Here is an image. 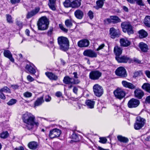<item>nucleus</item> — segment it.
I'll use <instances>...</instances> for the list:
<instances>
[{"instance_id": "nucleus-2", "label": "nucleus", "mask_w": 150, "mask_h": 150, "mask_svg": "<svg viewBox=\"0 0 150 150\" xmlns=\"http://www.w3.org/2000/svg\"><path fill=\"white\" fill-rule=\"evenodd\" d=\"M57 41L60 50L64 52L68 50L69 44L67 38L63 36L59 37L58 38Z\"/></svg>"}, {"instance_id": "nucleus-17", "label": "nucleus", "mask_w": 150, "mask_h": 150, "mask_svg": "<svg viewBox=\"0 0 150 150\" xmlns=\"http://www.w3.org/2000/svg\"><path fill=\"white\" fill-rule=\"evenodd\" d=\"M109 34L110 35L111 37L113 39L119 37L120 35L118 32L113 27L110 28Z\"/></svg>"}, {"instance_id": "nucleus-42", "label": "nucleus", "mask_w": 150, "mask_h": 150, "mask_svg": "<svg viewBox=\"0 0 150 150\" xmlns=\"http://www.w3.org/2000/svg\"><path fill=\"white\" fill-rule=\"evenodd\" d=\"M17 102V100L15 99H12L7 103V104L9 105H12L15 104Z\"/></svg>"}, {"instance_id": "nucleus-45", "label": "nucleus", "mask_w": 150, "mask_h": 150, "mask_svg": "<svg viewBox=\"0 0 150 150\" xmlns=\"http://www.w3.org/2000/svg\"><path fill=\"white\" fill-rule=\"evenodd\" d=\"M72 137L73 139V141L77 142L79 141L78 137V136L75 134L73 133L72 136Z\"/></svg>"}, {"instance_id": "nucleus-1", "label": "nucleus", "mask_w": 150, "mask_h": 150, "mask_svg": "<svg viewBox=\"0 0 150 150\" xmlns=\"http://www.w3.org/2000/svg\"><path fill=\"white\" fill-rule=\"evenodd\" d=\"M22 119L24 123L26 124V127L28 129H32L34 125L38 126L39 123L35 121V117L32 114L26 112L22 116Z\"/></svg>"}, {"instance_id": "nucleus-14", "label": "nucleus", "mask_w": 150, "mask_h": 150, "mask_svg": "<svg viewBox=\"0 0 150 150\" xmlns=\"http://www.w3.org/2000/svg\"><path fill=\"white\" fill-rule=\"evenodd\" d=\"M61 133V131L59 129H54L50 131L49 136L51 138H53L59 136Z\"/></svg>"}, {"instance_id": "nucleus-8", "label": "nucleus", "mask_w": 150, "mask_h": 150, "mask_svg": "<svg viewBox=\"0 0 150 150\" xmlns=\"http://www.w3.org/2000/svg\"><path fill=\"white\" fill-rule=\"evenodd\" d=\"M115 97L119 99H121L125 96L126 93L124 90L121 88H118L114 92Z\"/></svg>"}, {"instance_id": "nucleus-11", "label": "nucleus", "mask_w": 150, "mask_h": 150, "mask_svg": "<svg viewBox=\"0 0 150 150\" xmlns=\"http://www.w3.org/2000/svg\"><path fill=\"white\" fill-rule=\"evenodd\" d=\"M102 73L98 70H94L91 71L89 75L90 78L92 80L98 79L101 76Z\"/></svg>"}, {"instance_id": "nucleus-12", "label": "nucleus", "mask_w": 150, "mask_h": 150, "mask_svg": "<svg viewBox=\"0 0 150 150\" xmlns=\"http://www.w3.org/2000/svg\"><path fill=\"white\" fill-rule=\"evenodd\" d=\"M139 101L136 99L132 98L128 102V107L130 108H135L137 107L139 104Z\"/></svg>"}, {"instance_id": "nucleus-36", "label": "nucleus", "mask_w": 150, "mask_h": 150, "mask_svg": "<svg viewBox=\"0 0 150 150\" xmlns=\"http://www.w3.org/2000/svg\"><path fill=\"white\" fill-rule=\"evenodd\" d=\"M142 88L147 92L150 93V84L148 83H144L142 87Z\"/></svg>"}, {"instance_id": "nucleus-46", "label": "nucleus", "mask_w": 150, "mask_h": 150, "mask_svg": "<svg viewBox=\"0 0 150 150\" xmlns=\"http://www.w3.org/2000/svg\"><path fill=\"white\" fill-rule=\"evenodd\" d=\"M142 71H139L135 72L134 74V76L136 77L142 75Z\"/></svg>"}, {"instance_id": "nucleus-38", "label": "nucleus", "mask_w": 150, "mask_h": 150, "mask_svg": "<svg viewBox=\"0 0 150 150\" xmlns=\"http://www.w3.org/2000/svg\"><path fill=\"white\" fill-rule=\"evenodd\" d=\"M144 23L146 26L150 27V16H146V17L144 20Z\"/></svg>"}, {"instance_id": "nucleus-63", "label": "nucleus", "mask_w": 150, "mask_h": 150, "mask_svg": "<svg viewBox=\"0 0 150 150\" xmlns=\"http://www.w3.org/2000/svg\"><path fill=\"white\" fill-rule=\"evenodd\" d=\"M15 150H24V149L23 146H21L18 147L16 148Z\"/></svg>"}, {"instance_id": "nucleus-16", "label": "nucleus", "mask_w": 150, "mask_h": 150, "mask_svg": "<svg viewBox=\"0 0 150 150\" xmlns=\"http://www.w3.org/2000/svg\"><path fill=\"white\" fill-rule=\"evenodd\" d=\"M90 42L87 39H83L79 41L77 43L78 45L80 47H86L89 45Z\"/></svg>"}, {"instance_id": "nucleus-15", "label": "nucleus", "mask_w": 150, "mask_h": 150, "mask_svg": "<svg viewBox=\"0 0 150 150\" xmlns=\"http://www.w3.org/2000/svg\"><path fill=\"white\" fill-rule=\"evenodd\" d=\"M83 54L85 56L91 58L96 57L97 54L95 51L91 50H87L84 51Z\"/></svg>"}, {"instance_id": "nucleus-34", "label": "nucleus", "mask_w": 150, "mask_h": 150, "mask_svg": "<svg viewBox=\"0 0 150 150\" xmlns=\"http://www.w3.org/2000/svg\"><path fill=\"white\" fill-rule=\"evenodd\" d=\"M105 0H98L96 1L97 6L94 7L96 9H98L99 8H101L103 4L104 1Z\"/></svg>"}, {"instance_id": "nucleus-43", "label": "nucleus", "mask_w": 150, "mask_h": 150, "mask_svg": "<svg viewBox=\"0 0 150 150\" xmlns=\"http://www.w3.org/2000/svg\"><path fill=\"white\" fill-rule=\"evenodd\" d=\"M6 19L7 22L9 23H12L13 22L12 17L11 15L7 14L6 15Z\"/></svg>"}, {"instance_id": "nucleus-30", "label": "nucleus", "mask_w": 150, "mask_h": 150, "mask_svg": "<svg viewBox=\"0 0 150 150\" xmlns=\"http://www.w3.org/2000/svg\"><path fill=\"white\" fill-rule=\"evenodd\" d=\"M25 68L31 74H34L36 72L35 69L30 64H27L25 67Z\"/></svg>"}, {"instance_id": "nucleus-3", "label": "nucleus", "mask_w": 150, "mask_h": 150, "mask_svg": "<svg viewBox=\"0 0 150 150\" xmlns=\"http://www.w3.org/2000/svg\"><path fill=\"white\" fill-rule=\"evenodd\" d=\"M49 22L45 17H42L38 20L37 25L39 30H47L48 27Z\"/></svg>"}, {"instance_id": "nucleus-49", "label": "nucleus", "mask_w": 150, "mask_h": 150, "mask_svg": "<svg viewBox=\"0 0 150 150\" xmlns=\"http://www.w3.org/2000/svg\"><path fill=\"white\" fill-rule=\"evenodd\" d=\"M88 16L91 19H92L93 18V13L91 11H89L88 13Z\"/></svg>"}, {"instance_id": "nucleus-7", "label": "nucleus", "mask_w": 150, "mask_h": 150, "mask_svg": "<svg viewBox=\"0 0 150 150\" xmlns=\"http://www.w3.org/2000/svg\"><path fill=\"white\" fill-rule=\"evenodd\" d=\"M93 89L95 95L98 97H100L103 93V91L102 87L98 84L94 85Z\"/></svg>"}, {"instance_id": "nucleus-9", "label": "nucleus", "mask_w": 150, "mask_h": 150, "mask_svg": "<svg viewBox=\"0 0 150 150\" xmlns=\"http://www.w3.org/2000/svg\"><path fill=\"white\" fill-rule=\"evenodd\" d=\"M116 75L121 78L126 77L127 75L126 71L122 67H118L115 71Z\"/></svg>"}, {"instance_id": "nucleus-24", "label": "nucleus", "mask_w": 150, "mask_h": 150, "mask_svg": "<svg viewBox=\"0 0 150 150\" xmlns=\"http://www.w3.org/2000/svg\"><path fill=\"white\" fill-rule=\"evenodd\" d=\"M121 45L123 47H127L130 44V42L126 38H122L120 39Z\"/></svg>"}, {"instance_id": "nucleus-47", "label": "nucleus", "mask_w": 150, "mask_h": 150, "mask_svg": "<svg viewBox=\"0 0 150 150\" xmlns=\"http://www.w3.org/2000/svg\"><path fill=\"white\" fill-rule=\"evenodd\" d=\"M99 142L100 143L105 144L107 141V139L105 137H100Z\"/></svg>"}, {"instance_id": "nucleus-25", "label": "nucleus", "mask_w": 150, "mask_h": 150, "mask_svg": "<svg viewBox=\"0 0 150 150\" xmlns=\"http://www.w3.org/2000/svg\"><path fill=\"white\" fill-rule=\"evenodd\" d=\"M122 49L117 46L114 47V53L116 56L120 55L122 53Z\"/></svg>"}, {"instance_id": "nucleus-48", "label": "nucleus", "mask_w": 150, "mask_h": 150, "mask_svg": "<svg viewBox=\"0 0 150 150\" xmlns=\"http://www.w3.org/2000/svg\"><path fill=\"white\" fill-rule=\"evenodd\" d=\"M59 27L60 29L63 32L65 33H67L68 31V30L64 28L63 25L61 24L59 25Z\"/></svg>"}, {"instance_id": "nucleus-39", "label": "nucleus", "mask_w": 150, "mask_h": 150, "mask_svg": "<svg viewBox=\"0 0 150 150\" xmlns=\"http://www.w3.org/2000/svg\"><path fill=\"white\" fill-rule=\"evenodd\" d=\"M9 136V134L7 131L3 132L0 134V137L2 139H6Z\"/></svg>"}, {"instance_id": "nucleus-58", "label": "nucleus", "mask_w": 150, "mask_h": 150, "mask_svg": "<svg viewBox=\"0 0 150 150\" xmlns=\"http://www.w3.org/2000/svg\"><path fill=\"white\" fill-rule=\"evenodd\" d=\"M55 95L58 97H59L61 96L62 95V93L60 91H58L56 92Z\"/></svg>"}, {"instance_id": "nucleus-40", "label": "nucleus", "mask_w": 150, "mask_h": 150, "mask_svg": "<svg viewBox=\"0 0 150 150\" xmlns=\"http://www.w3.org/2000/svg\"><path fill=\"white\" fill-rule=\"evenodd\" d=\"M65 24L67 27L70 28L72 26V21L71 20H67L65 21Z\"/></svg>"}, {"instance_id": "nucleus-20", "label": "nucleus", "mask_w": 150, "mask_h": 150, "mask_svg": "<svg viewBox=\"0 0 150 150\" xmlns=\"http://www.w3.org/2000/svg\"><path fill=\"white\" fill-rule=\"evenodd\" d=\"M4 55L5 57L9 59L11 62H14V59L12 57V55L9 50H5L4 52Z\"/></svg>"}, {"instance_id": "nucleus-52", "label": "nucleus", "mask_w": 150, "mask_h": 150, "mask_svg": "<svg viewBox=\"0 0 150 150\" xmlns=\"http://www.w3.org/2000/svg\"><path fill=\"white\" fill-rule=\"evenodd\" d=\"M27 79L28 81L30 82H32L34 80V79L29 75L27 76Z\"/></svg>"}, {"instance_id": "nucleus-4", "label": "nucleus", "mask_w": 150, "mask_h": 150, "mask_svg": "<svg viewBox=\"0 0 150 150\" xmlns=\"http://www.w3.org/2000/svg\"><path fill=\"white\" fill-rule=\"evenodd\" d=\"M63 5L66 8H77L81 5V0H65Z\"/></svg>"}, {"instance_id": "nucleus-53", "label": "nucleus", "mask_w": 150, "mask_h": 150, "mask_svg": "<svg viewBox=\"0 0 150 150\" xmlns=\"http://www.w3.org/2000/svg\"><path fill=\"white\" fill-rule=\"evenodd\" d=\"M105 45L104 44H102L101 45H100L99 47L98 48H97L96 50L97 51H98L102 49L104 47Z\"/></svg>"}, {"instance_id": "nucleus-44", "label": "nucleus", "mask_w": 150, "mask_h": 150, "mask_svg": "<svg viewBox=\"0 0 150 150\" xmlns=\"http://www.w3.org/2000/svg\"><path fill=\"white\" fill-rule=\"evenodd\" d=\"M23 96L26 98H30L32 96V93L29 92L27 91L23 94Z\"/></svg>"}, {"instance_id": "nucleus-29", "label": "nucleus", "mask_w": 150, "mask_h": 150, "mask_svg": "<svg viewBox=\"0 0 150 150\" xmlns=\"http://www.w3.org/2000/svg\"><path fill=\"white\" fill-rule=\"evenodd\" d=\"M139 37L140 38L146 37L148 35L147 33L144 30L142 29L138 31Z\"/></svg>"}, {"instance_id": "nucleus-22", "label": "nucleus", "mask_w": 150, "mask_h": 150, "mask_svg": "<svg viewBox=\"0 0 150 150\" xmlns=\"http://www.w3.org/2000/svg\"><path fill=\"white\" fill-rule=\"evenodd\" d=\"M45 74L51 80L56 81L58 79V76L51 72H46Z\"/></svg>"}, {"instance_id": "nucleus-6", "label": "nucleus", "mask_w": 150, "mask_h": 150, "mask_svg": "<svg viewBox=\"0 0 150 150\" xmlns=\"http://www.w3.org/2000/svg\"><path fill=\"white\" fill-rule=\"evenodd\" d=\"M146 120L143 118L139 116L136 118V121L134 124V128L136 130H139L141 129L145 123Z\"/></svg>"}, {"instance_id": "nucleus-21", "label": "nucleus", "mask_w": 150, "mask_h": 150, "mask_svg": "<svg viewBox=\"0 0 150 150\" xmlns=\"http://www.w3.org/2000/svg\"><path fill=\"white\" fill-rule=\"evenodd\" d=\"M40 10V8L39 7L35 8L34 10L28 13L26 16L27 18H29L35 15L39 12Z\"/></svg>"}, {"instance_id": "nucleus-41", "label": "nucleus", "mask_w": 150, "mask_h": 150, "mask_svg": "<svg viewBox=\"0 0 150 150\" xmlns=\"http://www.w3.org/2000/svg\"><path fill=\"white\" fill-rule=\"evenodd\" d=\"M0 91L4 93H11V91L10 89L7 87H4L0 89Z\"/></svg>"}, {"instance_id": "nucleus-10", "label": "nucleus", "mask_w": 150, "mask_h": 150, "mask_svg": "<svg viewBox=\"0 0 150 150\" xmlns=\"http://www.w3.org/2000/svg\"><path fill=\"white\" fill-rule=\"evenodd\" d=\"M63 82L66 84H78L79 83L80 81L78 79H75L67 76L64 78Z\"/></svg>"}, {"instance_id": "nucleus-54", "label": "nucleus", "mask_w": 150, "mask_h": 150, "mask_svg": "<svg viewBox=\"0 0 150 150\" xmlns=\"http://www.w3.org/2000/svg\"><path fill=\"white\" fill-rule=\"evenodd\" d=\"M0 98L3 99L5 100L6 99V97L3 92L0 91Z\"/></svg>"}, {"instance_id": "nucleus-35", "label": "nucleus", "mask_w": 150, "mask_h": 150, "mask_svg": "<svg viewBox=\"0 0 150 150\" xmlns=\"http://www.w3.org/2000/svg\"><path fill=\"white\" fill-rule=\"evenodd\" d=\"M44 102L43 98V97H40L37 99L34 103L35 106H37L41 105Z\"/></svg>"}, {"instance_id": "nucleus-64", "label": "nucleus", "mask_w": 150, "mask_h": 150, "mask_svg": "<svg viewBox=\"0 0 150 150\" xmlns=\"http://www.w3.org/2000/svg\"><path fill=\"white\" fill-rule=\"evenodd\" d=\"M122 9L125 12H128V8L125 6H123L122 7Z\"/></svg>"}, {"instance_id": "nucleus-57", "label": "nucleus", "mask_w": 150, "mask_h": 150, "mask_svg": "<svg viewBox=\"0 0 150 150\" xmlns=\"http://www.w3.org/2000/svg\"><path fill=\"white\" fill-rule=\"evenodd\" d=\"M145 103L150 104V96L147 97L145 99Z\"/></svg>"}, {"instance_id": "nucleus-59", "label": "nucleus", "mask_w": 150, "mask_h": 150, "mask_svg": "<svg viewBox=\"0 0 150 150\" xmlns=\"http://www.w3.org/2000/svg\"><path fill=\"white\" fill-rule=\"evenodd\" d=\"M20 1V0H10L11 3L13 4L19 3Z\"/></svg>"}, {"instance_id": "nucleus-62", "label": "nucleus", "mask_w": 150, "mask_h": 150, "mask_svg": "<svg viewBox=\"0 0 150 150\" xmlns=\"http://www.w3.org/2000/svg\"><path fill=\"white\" fill-rule=\"evenodd\" d=\"M133 61L135 62L137 64H140L141 63V61L139 60L137 58H134L133 59Z\"/></svg>"}, {"instance_id": "nucleus-50", "label": "nucleus", "mask_w": 150, "mask_h": 150, "mask_svg": "<svg viewBox=\"0 0 150 150\" xmlns=\"http://www.w3.org/2000/svg\"><path fill=\"white\" fill-rule=\"evenodd\" d=\"M53 28V27H50L48 30L47 34L49 36H51L52 34Z\"/></svg>"}, {"instance_id": "nucleus-28", "label": "nucleus", "mask_w": 150, "mask_h": 150, "mask_svg": "<svg viewBox=\"0 0 150 150\" xmlns=\"http://www.w3.org/2000/svg\"><path fill=\"white\" fill-rule=\"evenodd\" d=\"M127 2L131 4H134L135 2L137 4L140 6H144V4L142 0H126Z\"/></svg>"}, {"instance_id": "nucleus-61", "label": "nucleus", "mask_w": 150, "mask_h": 150, "mask_svg": "<svg viewBox=\"0 0 150 150\" xmlns=\"http://www.w3.org/2000/svg\"><path fill=\"white\" fill-rule=\"evenodd\" d=\"M78 91V88L76 87H74L73 89V92L75 94H77V92Z\"/></svg>"}, {"instance_id": "nucleus-32", "label": "nucleus", "mask_w": 150, "mask_h": 150, "mask_svg": "<svg viewBox=\"0 0 150 150\" xmlns=\"http://www.w3.org/2000/svg\"><path fill=\"white\" fill-rule=\"evenodd\" d=\"M139 45V47L142 51L144 52L147 51L148 48L146 44L143 42H140Z\"/></svg>"}, {"instance_id": "nucleus-23", "label": "nucleus", "mask_w": 150, "mask_h": 150, "mask_svg": "<svg viewBox=\"0 0 150 150\" xmlns=\"http://www.w3.org/2000/svg\"><path fill=\"white\" fill-rule=\"evenodd\" d=\"M28 146L31 149L35 150L38 148V144L37 142L35 141H32L28 143Z\"/></svg>"}, {"instance_id": "nucleus-56", "label": "nucleus", "mask_w": 150, "mask_h": 150, "mask_svg": "<svg viewBox=\"0 0 150 150\" xmlns=\"http://www.w3.org/2000/svg\"><path fill=\"white\" fill-rule=\"evenodd\" d=\"M51 99V97L49 95L46 96L45 98V101L47 102L50 101Z\"/></svg>"}, {"instance_id": "nucleus-5", "label": "nucleus", "mask_w": 150, "mask_h": 150, "mask_svg": "<svg viewBox=\"0 0 150 150\" xmlns=\"http://www.w3.org/2000/svg\"><path fill=\"white\" fill-rule=\"evenodd\" d=\"M121 27L124 32H127L129 35L133 33L132 26L129 22H125L122 23Z\"/></svg>"}, {"instance_id": "nucleus-31", "label": "nucleus", "mask_w": 150, "mask_h": 150, "mask_svg": "<svg viewBox=\"0 0 150 150\" xmlns=\"http://www.w3.org/2000/svg\"><path fill=\"white\" fill-rule=\"evenodd\" d=\"M117 138L118 140L121 142L126 143L129 141V139L127 138L122 135H118L117 136Z\"/></svg>"}, {"instance_id": "nucleus-13", "label": "nucleus", "mask_w": 150, "mask_h": 150, "mask_svg": "<svg viewBox=\"0 0 150 150\" xmlns=\"http://www.w3.org/2000/svg\"><path fill=\"white\" fill-rule=\"evenodd\" d=\"M115 59L119 63H126L130 60L129 57L124 55L115 56Z\"/></svg>"}, {"instance_id": "nucleus-55", "label": "nucleus", "mask_w": 150, "mask_h": 150, "mask_svg": "<svg viewBox=\"0 0 150 150\" xmlns=\"http://www.w3.org/2000/svg\"><path fill=\"white\" fill-rule=\"evenodd\" d=\"M17 25L20 28H21L23 26V23L20 21H17L16 22Z\"/></svg>"}, {"instance_id": "nucleus-19", "label": "nucleus", "mask_w": 150, "mask_h": 150, "mask_svg": "<svg viewBox=\"0 0 150 150\" xmlns=\"http://www.w3.org/2000/svg\"><path fill=\"white\" fill-rule=\"evenodd\" d=\"M134 96L137 98L140 99L144 95V92L139 88L136 89L134 91Z\"/></svg>"}, {"instance_id": "nucleus-33", "label": "nucleus", "mask_w": 150, "mask_h": 150, "mask_svg": "<svg viewBox=\"0 0 150 150\" xmlns=\"http://www.w3.org/2000/svg\"><path fill=\"white\" fill-rule=\"evenodd\" d=\"M56 0H49L48 5L50 8L53 10L56 9L55 5Z\"/></svg>"}, {"instance_id": "nucleus-60", "label": "nucleus", "mask_w": 150, "mask_h": 150, "mask_svg": "<svg viewBox=\"0 0 150 150\" xmlns=\"http://www.w3.org/2000/svg\"><path fill=\"white\" fill-rule=\"evenodd\" d=\"M145 73L149 78H150V71L148 70H146L145 71Z\"/></svg>"}, {"instance_id": "nucleus-26", "label": "nucleus", "mask_w": 150, "mask_h": 150, "mask_svg": "<svg viewBox=\"0 0 150 150\" xmlns=\"http://www.w3.org/2000/svg\"><path fill=\"white\" fill-rule=\"evenodd\" d=\"M95 103L94 101L90 100H87L85 102V104L87 108L90 109L94 108Z\"/></svg>"}, {"instance_id": "nucleus-51", "label": "nucleus", "mask_w": 150, "mask_h": 150, "mask_svg": "<svg viewBox=\"0 0 150 150\" xmlns=\"http://www.w3.org/2000/svg\"><path fill=\"white\" fill-rule=\"evenodd\" d=\"M112 19L110 18H107L106 19H105L104 20V22L105 24H108L111 22H112Z\"/></svg>"}, {"instance_id": "nucleus-18", "label": "nucleus", "mask_w": 150, "mask_h": 150, "mask_svg": "<svg viewBox=\"0 0 150 150\" xmlns=\"http://www.w3.org/2000/svg\"><path fill=\"white\" fill-rule=\"evenodd\" d=\"M122 84L123 86L126 88H128L131 89H134L135 88V86L133 84L125 81H122Z\"/></svg>"}, {"instance_id": "nucleus-27", "label": "nucleus", "mask_w": 150, "mask_h": 150, "mask_svg": "<svg viewBox=\"0 0 150 150\" xmlns=\"http://www.w3.org/2000/svg\"><path fill=\"white\" fill-rule=\"evenodd\" d=\"M74 15L78 19H81L83 16V13L82 11L80 10H77L74 12Z\"/></svg>"}, {"instance_id": "nucleus-37", "label": "nucleus", "mask_w": 150, "mask_h": 150, "mask_svg": "<svg viewBox=\"0 0 150 150\" xmlns=\"http://www.w3.org/2000/svg\"><path fill=\"white\" fill-rule=\"evenodd\" d=\"M110 18L112 19V22L113 23H116L121 22L120 19L117 16H111Z\"/></svg>"}]
</instances>
